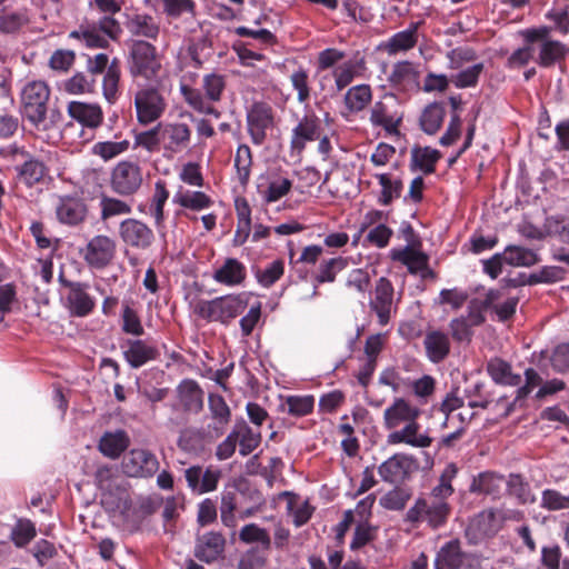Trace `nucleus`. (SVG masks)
<instances>
[{
    "label": "nucleus",
    "instance_id": "obj_1",
    "mask_svg": "<svg viewBox=\"0 0 569 569\" xmlns=\"http://www.w3.org/2000/svg\"><path fill=\"white\" fill-rule=\"evenodd\" d=\"M94 481L101 491V505L116 520L129 523L136 518V509L132 506L126 481L109 466L99 467L94 475Z\"/></svg>",
    "mask_w": 569,
    "mask_h": 569
},
{
    "label": "nucleus",
    "instance_id": "obj_2",
    "mask_svg": "<svg viewBox=\"0 0 569 569\" xmlns=\"http://www.w3.org/2000/svg\"><path fill=\"white\" fill-rule=\"evenodd\" d=\"M523 40L528 44H533L535 62L542 68H551L565 62L569 54V47L550 37L548 27L529 28L521 31Z\"/></svg>",
    "mask_w": 569,
    "mask_h": 569
},
{
    "label": "nucleus",
    "instance_id": "obj_3",
    "mask_svg": "<svg viewBox=\"0 0 569 569\" xmlns=\"http://www.w3.org/2000/svg\"><path fill=\"white\" fill-rule=\"evenodd\" d=\"M247 307L243 295H227L212 300H199L194 305V313L208 321L229 323Z\"/></svg>",
    "mask_w": 569,
    "mask_h": 569
},
{
    "label": "nucleus",
    "instance_id": "obj_4",
    "mask_svg": "<svg viewBox=\"0 0 569 569\" xmlns=\"http://www.w3.org/2000/svg\"><path fill=\"white\" fill-rule=\"evenodd\" d=\"M50 89L44 81L28 82L21 92L24 118L37 129H44Z\"/></svg>",
    "mask_w": 569,
    "mask_h": 569
},
{
    "label": "nucleus",
    "instance_id": "obj_5",
    "mask_svg": "<svg viewBox=\"0 0 569 569\" xmlns=\"http://www.w3.org/2000/svg\"><path fill=\"white\" fill-rule=\"evenodd\" d=\"M403 116L399 98L393 93H385L372 104L369 121L372 127L383 129L387 134L398 136Z\"/></svg>",
    "mask_w": 569,
    "mask_h": 569
},
{
    "label": "nucleus",
    "instance_id": "obj_6",
    "mask_svg": "<svg viewBox=\"0 0 569 569\" xmlns=\"http://www.w3.org/2000/svg\"><path fill=\"white\" fill-rule=\"evenodd\" d=\"M121 33L119 22L106 16L98 23H84L70 32L69 37L81 41L88 48H106L108 39H117Z\"/></svg>",
    "mask_w": 569,
    "mask_h": 569
},
{
    "label": "nucleus",
    "instance_id": "obj_7",
    "mask_svg": "<svg viewBox=\"0 0 569 569\" xmlns=\"http://www.w3.org/2000/svg\"><path fill=\"white\" fill-rule=\"evenodd\" d=\"M129 70L132 77L146 80L157 78L161 70V61L156 47L143 40L133 41L130 47Z\"/></svg>",
    "mask_w": 569,
    "mask_h": 569
},
{
    "label": "nucleus",
    "instance_id": "obj_8",
    "mask_svg": "<svg viewBox=\"0 0 569 569\" xmlns=\"http://www.w3.org/2000/svg\"><path fill=\"white\" fill-rule=\"evenodd\" d=\"M137 120L147 126L159 120L167 109V101L153 86H141L134 93Z\"/></svg>",
    "mask_w": 569,
    "mask_h": 569
},
{
    "label": "nucleus",
    "instance_id": "obj_9",
    "mask_svg": "<svg viewBox=\"0 0 569 569\" xmlns=\"http://www.w3.org/2000/svg\"><path fill=\"white\" fill-rule=\"evenodd\" d=\"M450 511L448 502L435 501L427 497L419 498L408 509L406 521L413 525L426 522L432 529H438L447 522Z\"/></svg>",
    "mask_w": 569,
    "mask_h": 569
},
{
    "label": "nucleus",
    "instance_id": "obj_10",
    "mask_svg": "<svg viewBox=\"0 0 569 569\" xmlns=\"http://www.w3.org/2000/svg\"><path fill=\"white\" fill-rule=\"evenodd\" d=\"M117 254V242L106 234H96L80 249V256L91 269L102 270L110 266Z\"/></svg>",
    "mask_w": 569,
    "mask_h": 569
},
{
    "label": "nucleus",
    "instance_id": "obj_11",
    "mask_svg": "<svg viewBox=\"0 0 569 569\" xmlns=\"http://www.w3.org/2000/svg\"><path fill=\"white\" fill-rule=\"evenodd\" d=\"M502 515L493 509L482 510L473 516L465 530L469 545L477 546L488 538L495 537L502 528Z\"/></svg>",
    "mask_w": 569,
    "mask_h": 569
},
{
    "label": "nucleus",
    "instance_id": "obj_12",
    "mask_svg": "<svg viewBox=\"0 0 569 569\" xmlns=\"http://www.w3.org/2000/svg\"><path fill=\"white\" fill-rule=\"evenodd\" d=\"M142 181V168L137 161H119L111 170V189L120 196L136 193L140 189Z\"/></svg>",
    "mask_w": 569,
    "mask_h": 569
},
{
    "label": "nucleus",
    "instance_id": "obj_13",
    "mask_svg": "<svg viewBox=\"0 0 569 569\" xmlns=\"http://www.w3.org/2000/svg\"><path fill=\"white\" fill-rule=\"evenodd\" d=\"M157 456L148 449H131L122 459L124 475L132 478H150L159 470Z\"/></svg>",
    "mask_w": 569,
    "mask_h": 569
},
{
    "label": "nucleus",
    "instance_id": "obj_14",
    "mask_svg": "<svg viewBox=\"0 0 569 569\" xmlns=\"http://www.w3.org/2000/svg\"><path fill=\"white\" fill-rule=\"evenodd\" d=\"M274 124L273 109L264 102H256L247 112V128L251 141L261 146L267 139V131Z\"/></svg>",
    "mask_w": 569,
    "mask_h": 569
},
{
    "label": "nucleus",
    "instance_id": "obj_15",
    "mask_svg": "<svg viewBox=\"0 0 569 569\" xmlns=\"http://www.w3.org/2000/svg\"><path fill=\"white\" fill-rule=\"evenodd\" d=\"M119 237L126 246L141 251L150 249L154 242L153 230L144 222L134 218L121 221Z\"/></svg>",
    "mask_w": 569,
    "mask_h": 569
},
{
    "label": "nucleus",
    "instance_id": "obj_16",
    "mask_svg": "<svg viewBox=\"0 0 569 569\" xmlns=\"http://www.w3.org/2000/svg\"><path fill=\"white\" fill-rule=\"evenodd\" d=\"M321 133L322 127L320 118L313 112L306 113L291 131V154L300 156L307 143L318 140Z\"/></svg>",
    "mask_w": 569,
    "mask_h": 569
},
{
    "label": "nucleus",
    "instance_id": "obj_17",
    "mask_svg": "<svg viewBox=\"0 0 569 569\" xmlns=\"http://www.w3.org/2000/svg\"><path fill=\"white\" fill-rule=\"evenodd\" d=\"M161 131L162 149L166 156H173L190 144L191 128L183 122L158 123Z\"/></svg>",
    "mask_w": 569,
    "mask_h": 569
},
{
    "label": "nucleus",
    "instance_id": "obj_18",
    "mask_svg": "<svg viewBox=\"0 0 569 569\" xmlns=\"http://www.w3.org/2000/svg\"><path fill=\"white\" fill-rule=\"evenodd\" d=\"M56 216L59 222L76 227L81 224L88 216L86 201L77 196L59 197L56 203Z\"/></svg>",
    "mask_w": 569,
    "mask_h": 569
},
{
    "label": "nucleus",
    "instance_id": "obj_19",
    "mask_svg": "<svg viewBox=\"0 0 569 569\" xmlns=\"http://www.w3.org/2000/svg\"><path fill=\"white\" fill-rule=\"evenodd\" d=\"M420 415L421 410L419 407L402 397H397L383 411V426L386 429L392 430L401 423L417 420Z\"/></svg>",
    "mask_w": 569,
    "mask_h": 569
},
{
    "label": "nucleus",
    "instance_id": "obj_20",
    "mask_svg": "<svg viewBox=\"0 0 569 569\" xmlns=\"http://www.w3.org/2000/svg\"><path fill=\"white\" fill-rule=\"evenodd\" d=\"M226 538L217 531L198 535L194 543V557L202 562L212 563L224 552Z\"/></svg>",
    "mask_w": 569,
    "mask_h": 569
},
{
    "label": "nucleus",
    "instance_id": "obj_21",
    "mask_svg": "<svg viewBox=\"0 0 569 569\" xmlns=\"http://www.w3.org/2000/svg\"><path fill=\"white\" fill-rule=\"evenodd\" d=\"M370 308L376 312L381 326L389 322L393 309V287L387 278L381 277L377 281Z\"/></svg>",
    "mask_w": 569,
    "mask_h": 569
},
{
    "label": "nucleus",
    "instance_id": "obj_22",
    "mask_svg": "<svg viewBox=\"0 0 569 569\" xmlns=\"http://www.w3.org/2000/svg\"><path fill=\"white\" fill-rule=\"evenodd\" d=\"M124 360L131 368H140L147 362L156 360L159 350L156 346L142 339H128L122 346Z\"/></svg>",
    "mask_w": 569,
    "mask_h": 569
},
{
    "label": "nucleus",
    "instance_id": "obj_23",
    "mask_svg": "<svg viewBox=\"0 0 569 569\" xmlns=\"http://www.w3.org/2000/svg\"><path fill=\"white\" fill-rule=\"evenodd\" d=\"M61 282L69 290L66 299L71 313L77 317L89 315L94 307V300L87 292V286L67 280H61Z\"/></svg>",
    "mask_w": 569,
    "mask_h": 569
},
{
    "label": "nucleus",
    "instance_id": "obj_24",
    "mask_svg": "<svg viewBox=\"0 0 569 569\" xmlns=\"http://www.w3.org/2000/svg\"><path fill=\"white\" fill-rule=\"evenodd\" d=\"M420 425L417 420H411L403 428L390 432L387 437L389 445L406 443L413 448H428L432 443V439L427 433H421Z\"/></svg>",
    "mask_w": 569,
    "mask_h": 569
},
{
    "label": "nucleus",
    "instance_id": "obj_25",
    "mask_svg": "<svg viewBox=\"0 0 569 569\" xmlns=\"http://www.w3.org/2000/svg\"><path fill=\"white\" fill-rule=\"evenodd\" d=\"M291 189L292 181L289 178L282 176H261L257 184L258 193L267 203H272L280 200L287 196Z\"/></svg>",
    "mask_w": 569,
    "mask_h": 569
},
{
    "label": "nucleus",
    "instance_id": "obj_26",
    "mask_svg": "<svg viewBox=\"0 0 569 569\" xmlns=\"http://www.w3.org/2000/svg\"><path fill=\"white\" fill-rule=\"evenodd\" d=\"M413 460L405 455H395L379 466L378 472L383 481L398 483L403 481L412 469Z\"/></svg>",
    "mask_w": 569,
    "mask_h": 569
},
{
    "label": "nucleus",
    "instance_id": "obj_27",
    "mask_svg": "<svg viewBox=\"0 0 569 569\" xmlns=\"http://www.w3.org/2000/svg\"><path fill=\"white\" fill-rule=\"evenodd\" d=\"M391 258L405 264L410 273L426 277L428 270V256L415 246L402 249H392Z\"/></svg>",
    "mask_w": 569,
    "mask_h": 569
},
{
    "label": "nucleus",
    "instance_id": "obj_28",
    "mask_svg": "<svg viewBox=\"0 0 569 569\" xmlns=\"http://www.w3.org/2000/svg\"><path fill=\"white\" fill-rule=\"evenodd\" d=\"M69 116L81 124L96 129L103 121V112L97 103H86L81 101H71L68 104Z\"/></svg>",
    "mask_w": 569,
    "mask_h": 569
},
{
    "label": "nucleus",
    "instance_id": "obj_29",
    "mask_svg": "<svg viewBox=\"0 0 569 569\" xmlns=\"http://www.w3.org/2000/svg\"><path fill=\"white\" fill-rule=\"evenodd\" d=\"M212 278L227 287L240 286L247 278V269L238 259L227 258L222 266L214 270Z\"/></svg>",
    "mask_w": 569,
    "mask_h": 569
},
{
    "label": "nucleus",
    "instance_id": "obj_30",
    "mask_svg": "<svg viewBox=\"0 0 569 569\" xmlns=\"http://www.w3.org/2000/svg\"><path fill=\"white\" fill-rule=\"evenodd\" d=\"M366 70L367 67L363 57L356 56L352 59L345 61L332 72L337 89L339 91L345 89L355 78L362 77Z\"/></svg>",
    "mask_w": 569,
    "mask_h": 569
},
{
    "label": "nucleus",
    "instance_id": "obj_31",
    "mask_svg": "<svg viewBox=\"0 0 569 569\" xmlns=\"http://www.w3.org/2000/svg\"><path fill=\"white\" fill-rule=\"evenodd\" d=\"M418 27L419 22H413L408 29L395 33L382 46L383 50L389 56H395L412 49L418 42Z\"/></svg>",
    "mask_w": 569,
    "mask_h": 569
},
{
    "label": "nucleus",
    "instance_id": "obj_32",
    "mask_svg": "<svg viewBox=\"0 0 569 569\" xmlns=\"http://www.w3.org/2000/svg\"><path fill=\"white\" fill-rule=\"evenodd\" d=\"M130 439L126 431L106 432L99 441V450L110 459H117L127 450Z\"/></svg>",
    "mask_w": 569,
    "mask_h": 569
},
{
    "label": "nucleus",
    "instance_id": "obj_33",
    "mask_svg": "<svg viewBox=\"0 0 569 569\" xmlns=\"http://www.w3.org/2000/svg\"><path fill=\"white\" fill-rule=\"evenodd\" d=\"M372 100V90L369 84H357L347 90L343 97L345 108L349 113L363 111Z\"/></svg>",
    "mask_w": 569,
    "mask_h": 569
},
{
    "label": "nucleus",
    "instance_id": "obj_34",
    "mask_svg": "<svg viewBox=\"0 0 569 569\" xmlns=\"http://www.w3.org/2000/svg\"><path fill=\"white\" fill-rule=\"evenodd\" d=\"M427 356L430 361H442L450 351V341L445 332L433 330L426 335L423 340Z\"/></svg>",
    "mask_w": 569,
    "mask_h": 569
},
{
    "label": "nucleus",
    "instance_id": "obj_35",
    "mask_svg": "<svg viewBox=\"0 0 569 569\" xmlns=\"http://www.w3.org/2000/svg\"><path fill=\"white\" fill-rule=\"evenodd\" d=\"M209 410L212 419L216 420L213 426L209 425L208 428L213 430V437H219L223 433L224 427L230 421L231 412L224 399L219 395L209 396Z\"/></svg>",
    "mask_w": 569,
    "mask_h": 569
},
{
    "label": "nucleus",
    "instance_id": "obj_36",
    "mask_svg": "<svg viewBox=\"0 0 569 569\" xmlns=\"http://www.w3.org/2000/svg\"><path fill=\"white\" fill-rule=\"evenodd\" d=\"M463 561V553L458 540L443 545L436 557V569H459Z\"/></svg>",
    "mask_w": 569,
    "mask_h": 569
},
{
    "label": "nucleus",
    "instance_id": "obj_37",
    "mask_svg": "<svg viewBox=\"0 0 569 569\" xmlns=\"http://www.w3.org/2000/svg\"><path fill=\"white\" fill-rule=\"evenodd\" d=\"M180 403L188 411H199L203 405V392L193 380H183L178 387Z\"/></svg>",
    "mask_w": 569,
    "mask_h": 569
},
{
    "label": "nucleus",
    "instance_id": "obj_38",
    "mask_svg": "<svg viewBox=\"0 0 569 569\" xmlns=\"http://www.w3.org/2000/svg\"><path fill=\"white\" fill-rule=\"evenodd\" d=\"M505 485V479L491 471H485L473 478L470 485V491L475 493H483L498 496Z\"/></svg>",
    "mask_w": 569,
    "mask_h": 569
},
{
    "label": "nucleus",
    "instance_id": "obj_39",
    "mask_svg": "<svg viewBox=\"0 0 569 569\" xmlns=\"http://www.w3.org/2000/svg\"><path fill=\"white\" fill-rule=\"evenodd\" d=\"M232 431L236 433L237 442L239 441V453L242 457L250 455L260 445V432L254 431L244 421L236 423Z\"/></svg>",
    "mask_w": 569,
    "mask_h": 569
},
{
    "label": "nucleus",
    "instance_id": "obj_40",
    "mask_svg": "<svg viewBox=\"0 0 569 569\" xmlns=\"http://www.w3.org/2000/svg\"><path fill=\"white\" fill-rule=\"evenodd\" d=\"M487 370L497 383L507 386H518L521 383V376L513 373L511 366L499 358L491 359L488 362Z\"/></svg>",
    "mask_w": 569,
    "mask_h": 569
},
{
    "label": "nucleus",
    "instance_id": "obj_41",
    "mask_svg": "<svg viewBox=\"0 0 569 569\" xmlns=\"http://www.w3.org/2000/svg\"><path fill=\"white\" fill-rule=\"evenodd\" d=\"M458 468L455 463H448L440 475L439 483L427 497L435 501L448 502L447 499L453 493L452 480L457 476Z\"/></svg>",
    "mask_w": 569,
    "mask_h": 569
},
{
    "label": "nucleus",
    "instance_id": "obj_42",
    "mask_svg": "<svg viewBox=\"0 0 569 569\" xmlns=\"http://www.w3.org/2000/svg\"><path fill=\"white\" fill-rule=\"evenodd\" d=\"M502 254L505 263L511 267H531L538 262L533 250L520 246H508Z\"/></svg>",
    "mask_w": 569,
    "mask_h": 569
},
{
    "label": "nucleus",
    "instance_id": "obj_43",
    "mask_svg": "<svg viewBox=\"0 0 569 569\" xmlns=\"http://www.w3.org/2000/svg\"><path fill=\"white\" fill-rule=\"evenodd\" d=\"M129 148L130 142L127 139L114 141H98L92 146L91 153L101 158L103 161H110L127 152Z\"/></svg>",
    "mask_w": 569,
    "mask_h": 569
},
{
    "label": "nucleus",
    "instance_id": "obj_44",
    "mask_svg": "<svg viewBox=\"0 0 569 569\" xmlns=\"http://www.w3.org/2000/svg\"><path fill=\"white\" fill-rule=\"evenodd\" d=\"M129 31L138 37L156 39L159 34V26L154 19L147 14H136L128 22Z\"/></svg>",
    "mask_w": 569,
    "mask_h": 569
},
{
    "label": "nucleus",
    "instance_id": "obj_45",
    "mask_svg": "<svg viewBox=\"0 0 569 569\" xmlns=\"http://www.w3.org/2000/svg\"><path fill=\"white\" fill-rule=\"evenodd\" d=\"M376 178L381 186V193L378 202L382 206H389L395 199L401 196L402 182L399 179H392L390 174L379 173Z\"/></svg>",
    "mask_w": 569,
    "mask_h": 569
},
{
    "label": "nucleus",
    "instance_id": "obj_46",
    "mask_svg": "<svg viewBox=\"0 0 569 569\" xmlns=\"http://www.w3.org/2000/svg\"><path fill=\"white\" fill-rule=\"evenodd\" d=\"M168 198L169 191L166 188V183L163 181H157L154 184V193L152 196L150 212L154 218L156 227L160 233L162 232L161 229L164 221L163 207Z\"/></svg>",
    "mask_w": 569,
    "mask_h": 569
},
{
    "label": "nucleus",
    "instance_id": "obj_47",
    "mask_svg": "<svg viewBox=\"0 0 569 569\" xmlns=\"http://www.w3.org/2000/svg\"><path fill=\"white\" fill-rule=\"evenodd\" d=\"M483 70V62H478L468 68L459 69V72L451 76L450 81L458 89L475 88Z\"/></svg>",
    "mask_w": 569,
    "mask_h": 569
},
{
    "label": "nucleus",
    "instance_id": "obj_48",
    "mask_svg": "<svg viewBox=\"0 0 569 569\" xmlns=\"http://www.w3.org/2000/svg\"><path fill=\"white\" fill-rule=\"evenodd\" d=\"M241 542L260 543L264 550L270 549L271 538L267 529L259 527L257 523L244 525L239 531Z\"/></svg>",
    "mask_w": 569,
    "mask_h": 569
},
{
    "label": "nucleus",
    "instance_id": "obj_49",
    "mask_svg": "<svg viewBox=\"0 0 569 569\" xmlns=\"http://www.w3.org/2000/svg\"><path fill=\"white\" fill-rule=\"evenodd\" d=\"M346 287L365 299L371 289V276L365 269H352L347 276Z\"/></svg>",
    "mask_w": 569,
    "mask_h": 569
},
{
    "label": "nucleus",
    "instance_id": "obj_50",
    "mask_svg": "<svg viewBox=\"0 0 569 569\" xmlns=\"http://www.w3.org/2000/svg\"><path fill=\"white\" fill-rule=\"evenodd\" d=\"M119 81L120 68L114 60L109 64L102 81V93L109 103H113L118 98Z\"/></svg>",
    "mask_w": 569,
    "mask_h": 569
},
{
    "label": "nucleus",
    "instance_id": "obj_51",
    "mask_svg": "<svg viewBox=\"0 0 569 569\" xmlns=\"http://www.w3.org/2000/svg\"><path fill=\"white\" fill-rule=\"evenodd\" d=\"M174 201L186 209L200 211L211 207L212 200L202 191L180 192L174 197Z\"/></svg>",
    "mask_w": 569,
    "mask_h": 569
},
{
    "label": "nucleus",
    "instance_id": "obj_52",
    "mask_svg": "<svg viewBox=\"0 0 569 569\" xmlns=\"http://www.w3.org/2000/svg\"><path fill=\"white\" fill-rule=\"evenodd\" d=\"M445 117V109L438 103L429 104L422 112L420 124L422 130L428 134L436 133Z\"/></svg>",
    "mask_w": 569,
    "mask_h": 569
},
{
    "label": "nucleus",
    "instance_id": "obj_53",
    "mask_svg": "<svg viewBox=\"0 0 569 569\" xmlns=\"http://www.w3.org/2000/svg\"><path fill=\"white\" fill-rule=\"evenodd\" d=\"M63 90L69 94H86L94 91L96 79L82 72L74 73L63 82Z\"/></svg>",
    "mask_w": 569,
    "mask_h": 569
},
{
    "label": "nucleus",
    "instance_id": "obj_54",
    "mask_svg": "<svg viewBox=\"0 0 569 569\" xmlns=\"http://www.w3.org/2000/svg\"><path fill=\"white\" fill-rule=\"evenodd\" d=\"M17 169L20 179L28 186H33L34 183L39 182L46 172L44 164L31 157L26 159L24 162Z\"/></svg>",
    "mask_w": 569,
    "mask_h": 569
},
{
    "label": "nucleus",
    "instance_id": "obj_55",
    "mask_svg": "<svg viewBox=\"0 0 569 569\" xmlns=\"http://www.w3.org/2000/svg\"><path fill=\"white\" fill-rule=\"evenodd\" d=\"M180 91L184 101L198 112L219 117V112L206 101V98L199 90L188 86H181Z\"/></svg>",
    "mask_w": 569,
    "mask_h": 569
},
{
    "label": "nucleus",
    "instance_id": "obj_56",
    "mask_svg": "<svg viewBox=\"0 0 569 569\" xmlns=\"http://www.w3.org/2000/svg\"><path fill=\"white\" fill-rule=\"evenodd\" d=\"M440 152L430 147L415 149L412 151V162L426 174L435 171L436 163L440 159Z\"/></svg>",
    "mask_w": 569,
    "mask_h": 569
},
{
    "label": "nucleus",
    "instance_id": "obj_57",
    "mask_svg": "<svg viewBox=\"0 0 569 569\" xmlns=\"http://www.w3.org/2000/svg\"><path fill=\"white\" fill-rule=\"evenodd\" d=\"M252 166V153L247 144H240L234 156V167L241 184L249 181Z\"/></svg>",
    "mask_w": 569,
    "mask_h": 569
},
{
    "label": "nucleus",
    "instance_id": "obj_58",
    "mask_svg": "<svg viewBox=\"0 0 569 569\" xmlns=\"http://www.w3.org/2000/svg\"><path fill=\"white\" fill-rule=\"evenodd\" d=\"M347 264V259L341 257L326 260L319 266L316 280L319 283L333 282L337 273L343 270Z\"/></svg>",
    "mask_w": 569,
    "mask_h": 569
},
{
    "label": "nucleus",
    "instance_id": "obj_59",
    "mask_svg": "<svg viewBox=\"0 0 569 569\" xmlns=\"http://www.w3.org/2000/svg\"><path fill=\"white\" fill-rule=\"evenodd\" d=\"M100 208L102 220L131 213V206L129 203L112 197H102Z\"/></svg>",
    "mask_w": 569,
    "mask_h": 569
},
{
    "label": "nucleus",
    "instance_id": "obj_60",
    "mask_svg": "<svg viewBox=\"0 0 569 569\" xmlns=\"http://www.w3.org/2000/svg\"><path fill=\"white\" fill-rule=\"evenodd\" d=\"M283 272L284 263L282 260L278 259L269 263L264 269L258 270L256 278L262 287L270 288L283 276Z\"/></svg>",
    "mask_w": 569,
    "mask_h": 569
},
{
    "label": "nucleus",
    "instance_id": "obj_61",
    "mask_svg": "<svg viewBox=\"0 0 569 569\" xmlns=\"http://www.w3.org/2000/svg\"><path fill=\"white\" fill-rule=\"evenodd\" d=\"M417 71L410 61L397 62L389 76V81L393 86H401L413 82L417 79Z\"/></svg>",
    "mask_w": 569,
    "mask_h": 569
},
{
    "label": "nucleus",
    "instance_id": "obj_62",
    "mask_svg": "<svg viewBox=\"0 0 569 569\" xmlns=\"http://www.w3.org/2000/svg\"><path fill=\"white\" fill-rule=\"evenodd\" d=\"M446 57L449 61L448 68L451 70H459L465 64L473 62L477 59V53L472 48L458 47L448 51Z\"/></svg>",
    "mask_w": 569,
    "mask_h": 569
},
{
    "label": "nucleus",
    "instance_id": "obj_63",
    "mask_svg": "<svg viewBox=\"0 0 569 569\" xmlns=\"http://www.w3.org/2000/svg\"><path fill=\"white\" fill-rule=\"evenodd\" d=\"M122 331L132 336H142L144 332L138 312L131 308L128 303L123 305L122 308Z\"/></svg>",
    "mask_w": 569,
    "mask_h": 569
},
{
    "label": "nucleus",
    "instance_id": "obj_64",
    "mask_svg": "<svg viewBox=\"0 0 569 569\" xmlns=\"http://www.w3.org/2000/svg\"><path fill=\"white\" fill-rule=\"evenodd\" d=\"M288 413L296 417H303L312 412L315 398L312 396H289L286 400Z\"/></svg>",
    "mask_w": 569,
    "mask_h": 569
}]
</instances>
